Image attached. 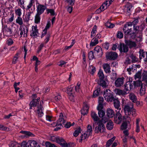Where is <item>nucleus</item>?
Segmentation results:
<instances>
[{"label":"nucleus","mask_w":147,"mask_h":147,"mask_svg":"<svg viewBox=\"0 0 147 147\" xmlns=\"http://www.w3.org/2000/svg\"><path fill=\"white\" fill-rule=\"evenodd\" d=\"M20 133L25 134L26 136L33 137L34 135L30 131H21Z\"/></svg>","instance_id":"31"},{"label":"nucleus","mask_w":147,"mask_h":147,"mask_svg":"<svg viewBox=\"0 0 147 147\" xmlns=\"http://www.w3.org/2000/svg\"><path fill=\"white\" fill-rule=\"evenodd\" d=\"M131 24L130 23H127L124 25L123 31L125 35H131L134 34V32L132 30Z\"/></svg>","instance_id":"6"},{"label":"nucleus","mask_w":147,"mask_h":147,"mask_svg":"<svg viewBox=\"0 0 147 147\" xmlns=\"http://www.w3.org/2000/svg\"><path fill=\"white\" fill-rule=\"evenodd\" d=\"M94 53L95 55L98 57H100L102 54V48L99 46H96L94 49Z\"/></svg>","instance_id":"11"},{"label":"nucleus","mask_w":147,"mask_h":147,"mask_svg":"<svg viewBox=\"0 0 147 147\" xmlns=\"http://www.w3.org/2000/svg\"><path fill=\"white\" fill-rule=\"evenodd\" d=\"M104 98L108 102H111L114 99L113 92L109 89H107L104 92Z\"/></svg>","instance_id":"5"},{"label":"nucleus","mask_w":147,"mask_h":147,"mask_svg":"<svg viewBox=\"0 0 147 147\" xmlns=\"http://www.w3.org/2000/svg\"><path fill=\"white\" fill-rule=\"evenodd\" d=\"M145 93V90L144 88H143L142 86L140 88V94L142 95H143Z\"/></svg>","instance_id":"59"},{"label":"nucleus","mask_w":147,"mask_h":147,"mask_svg":"<svg viewBox=\"0 0 147 147\" xmlns=\"http://www.w3.org/2000/svg\"><path fill=\"white\" fill-rule=\"evenodd\" d=\"M6 32L7 36H10L12 34V31L11 29L9 28H7L6 29Z\"/></svg>","instance_id":"53"},{"label":"nucleus","mask_w":147,"mask_h":147,"mask_svg":"<svg viewBox=\"0 0 147 147\" xmlns=\"http://www.w3.org/2000/svg\"><path fill=\"white\" fill-rule=\"evenodd\" d=\"M89 109V106L87 105H85L81 111V113L83 115L87 114Z\"/></svg>","instance_id":"21"},{"label":"nucleus","mask_w":147,"mask_h":147,"mask_svg":"<svg viewBox=\"0 0 147 147\" xmlns=\"http://www.w3.org/2000/svg\"><path fill=\"white\" fill-rule=\"evenodd\" d=\"M107 114L109 117L111 118L114 116L115 113L112 109L109 108L107 110Z\"/></svg>","instance_id":"24"},{"label":"nucleus","mask_w":147,"mask_h":147,"mask_svg":"<svg viewBox=\"0 0 147 147\" xmlns=\"http://www.w3.org/2000/svg\"><path fill=\"white\" fill-rule=\"evenodd\" d=\"M96 71V68L95 67L92 65L90 66L88 68V72L92 75Z\"/></svg>","instance_id":"36"},{"label":"nucleus","mask_w":147,"mask_h":147,"mask_svg":"<svg viewBox=\"0 0 147 147\" xmlns=\"http://www.w3.org/2000/svg\"><path fill=\"white\" fill-rule=\"evenodd\" d=\"M40 14H39L37 13H36L34 19V22L36 24H37L40 23Z\"/></svg>","instance_id":"34"},{"label":"nucleus","mask_w":147,"mask_h":147,"mask_svg":"<svg viewBox=\"0 0 147 147\" xmlns=\"http://www.w3.org/2000/svg\"><path fill=\"white\" fill-rule=\"evenodd\" d=\"M115 117L117 118L119 121H121L122 120V116L120 113L119 111L118 112H117Z\"/></svg>","instance_id":"43"},{"label":"nucleus","mask_w":147,"mask_h":147,"mask_svg":"<svg viewBox=\"0 0 147 147\" xmlns=\"http://www.w3.org/2000/svg\"><path fill=\"white\" fill-rule=\"evenodd\" d=\"M92 133V126L90 125H88L87 130L85 132L82 134L79 139V142H81L83 140L86 139Z\"/></svg>","instance_id":"4"},{"label":"nucleus","mask_w":147,"mask_h":147,"mask_svg":"<svg viewBox=\"0 0 147 147\" xmlns=\"http://www.w3.org/2000/svg\"><path fill=\"white\" fill-rule=\"evenodd\" d=\"M143 58H144V61L145 62H147V52L146 53H143L141 55Z\"/></svg>","instance_id":"64"},{"label":"nucleus","mask_w":147,"mask_h":147,"mask_svg":"<svg viewBox=\"0 0 147 147\" xmlns=\"http://www.w3.org/2000/svg\"><path fill=\"white\" fill-rule=\"evenodd\" d=\"M116 91L117 94L124 96L127 94L125 90L120 89H117L116 90Z\"/></svg>","instance_id":"23"},{"label":"nucleus","mask_w":147,"mask_h":147,"mask_svg":"<svg viewBox=\"0 0 147 147\" xmlns=\"http://www.w3.org/2000/svg\"><path fill=\"white\" fill-rule=\"evenodd\" d=\"M126 7L128 12L129 13L131 11V9L133 7L132 4L129 3L127 2L126 5Z\"/></svg>","instance_id":"42"},{"label":"nucleus","mask_w":147,"mask_h":147,"mask_svg":"<svg viewBox=\"0 0 147 147\" xmlns=\"http://www.w3.org/2000/svg\"><path fill=\"white\" fill-rule=\"evenodd\" d=\"M46 9V7L43 5L39 4L37 6V13L41 15Z\"/></svg>","instance_id":"13"},{"label":"nucleus","mask_w":147,"mask_h":147,"mask_svg":"<svg viewBox=\"0 0 147 147\" xmlns=\"http://www.w3.org/2000/svg\"><path fill=\"white\" fill-rule=\"evenodd\" d=\"M134 83V88L136 86H142V82L140 80H138L136 81H133Z\"/></svg>","instance_id":"38"},{"label":"nucleus","mask_w":147,"mask_h":147,"mask_svg":"<svg viewBox=\"0 0 147 147\" xmlns=\"http://www.w3.org/2000/svg\"><path fill=\"white\" fill-rule=\"evenodd\" d=\"M98 43V41L97 39L93 38L90 43V46L93 47L96 45Z\"/></svg>","instance_id":"30"},{"label":"nucleus","mask_w":147,"mask_h":147,"mask_svg":"<svg viewBox=\"0 0 147 147\" xmlns=\"http://www.w3.org/2000/svg\"><path fill=\"white\" fill-rule=\"evenodd\" d=\"M56 142L59 144L63 147H68V145L64 139L61 137H57Z\"/></svg>","instance_id":"14"},{"label":"nucleus","mask_w":147,"mask_h":147,"mask_svg":"<svg viewBox=\"0 0 147 147\" xmlns=\"http://www.w3.org/2000/svg\"><path fill=\"white\" fill-rule=\"evenodd\" d=\"M57 138V136H50L49 137V139L52 141L56 142Z\"/></svg>","instance_id":"49"},{"label":"nucleus","mask_w":147,"mask_h":147,"mask_svg":"<svg viewBox=\"0 0 147 147\" xmlns=\"http://www.w3.org/2000/svg\"><path fill=\"white\" fill-rule=\"evenodd\" d=\"M100 82L99 83L100 85L102 86L103 88H105L107 86V82H108L107 80H103V79L100 80Z\"/></svg>","instance_id":"32"},{"label":"nucleus","mask_w":147,"mask_h":147,"mask_svg":"<svg viewBox=\"0 0 147 147\" xmlns=\"http://www.w3.org/2000/svg\"><path fill=\"white\" fill-rule=\"evenodd\" d=\"M115 137H114L108 140L106 143V144L105 145L106 147H109L113 143V141L115 140Z\"/></svg>","instance_id":"35"},{"label":"nucleus","mask_w":147,"mask_h":147,"mask_svg":"<svg viewBox=\"0 0 147 147\" xmlns=\"http://www.w3.org/2000/svg\"><path fill=\"white\" fill-rule=\"evenodd\" d=\"M125 42L126 45L130 49L133 48H138L140 47L139 46H138L137 44L134 41L130 40H126Z\"/></svg>","instance_id":"12"},{"label":"nucleus","mask_w":147,"mask_h":147,"mask_svg":"<svg viewBox=\"0 0 147 147\" xmlns=\"http://www.w3.org/2000/svg\"><path fill=\"white\" fill-rule=\"evenodd\" d=\"M16 15L18 16H21L22 14V10L21 9L18 8L17 9H16L15 11Z\"/></svg>","instance_id":"45"},{"label":"nucleus","mask_w":147,"mask_h":147,"mask_svg":"<svg viewBox=\"0 0 147 147\" xmlns=\"http://www.w3.org/2000/svg\"><path fill=\"white\" fill-rule=\"evenodd\" d=\"M128 96L129 99L131 100L133 102L135 103L137 102L138 100L136 96L134 93L132 92L130 93Z\"/></svg>","instance_id":"18"},{"label":"nucleus","mask_w":147,"mask_h":147,"mask_svg":"<svg viewBox=\"0 0 147 147\" xmlns=\"http://www.w3.org/2000/svg\"><path fill=\"white\" fill-rule=\"evenodd\" d=\"M24 0H19L18 2V5L20 7L22 8H24L23 5L24 4Z\"/></svg>","instance_id":"63"},{"label":"nucleus","mask_w":147,"mask_h":147,"mask_svg":"<svg viewBox=\"0 0 147 147\" xmlns=\"http://www.w3.org/2000/svg\"><path fill=\"white\" fill-rule=\"evenodd\" d=\"M142 80L147 82V71H144L142 74Z\"/></svg>","instance_id":"39"},{"label":"nucleus","mask_w":147,"mask_h":147,"mask_svg":"<svg viewBox=\"0 0 147 147\" xmlns=\"http://www.w3.org/2000/svg\"><path fill=\"white\" fill-rule=\"evenodd\" d=\"M40 101V98L39 97L37 99H33L30 102L29 105H30L31 106H33L34 107H36L39 104Z\"/></svg>","instance_id":"20"},{"label":"nucleus","mask_w":147,"mask_h":147,"mask_svg":"<svg viewBox=\"0 0 147 147\" xmlns=\"http://www.w3.org/2000/svg\"><path fill=\"white\" fill-rule=\"evenodd\" d=\"M45 145L46 147H56L54 144H51L49 142H46Z\"/></svg>","instance_id":"62"},{"label":"nucleus","mask_w":147,"mask_h":147,"mask_svg":"<svg viewBox=\"0 0 147 147\" xmlns=\"http://www.w3.org/2000/svg\"><path fill=\"white\" fill-rule=\"evenodd\" d=\"M124 78L123 77L119 78L115 81V85L117 87H119L122 86L124 83Z\"/></svg>","instance_id":"16"},{"label":"nucleus","mask_w":147,"mask_h":147,"mask_svg":"<svg viewBox=\"0 0 147 147\" xmlns=\"http://www.w3.org/2000/svg\"><path fill=\"white\" fill-rule=\"evenodd\" d=\"M6 43L8 45H11L13 43V41L12 39L9 38L7 40Z\"/></svg>","instance_id":"55"},{"label":"nucleus","mask_w":147,"mask_h":147,"mask_svg":"<svg viewBox=\"0 0 147 147\" xmlns=\"http://www.w3.org/2000/svg\"><path fill=\"white\" fill-rule=\"evenodd\" d=\"M40 104L39 106H38V109L37 110V114L38 117H42L44 113L42 112V111L44 109L42 105L43 103V101L42 100L40 102Z\"/></svg>","instance_id":"10"},{"label":"nucleus","mask_w":147,"mask_h":147,"mask_svg":"<svg viewBox=\"0 0 147 147\" xmlns=\"http://www.w3.org/2000/svg\"><path fill=\"white\" fill-rule=\"evenodd\" d=\"M113 127V122L111 121H108L107 124V129L111 130L112 129Z\"/></svg>","instance_id":"29"},{"label":"nucleus","mask_w":147,"mask_h":147,"mask_svg":"<svg viewBox=\"0 0 147 147\" xmlns=\"http://www.w3.org/2000/svg\"><path fill=\"white\" fill-rule=\"evenodd\" d=\"M113 100V102L114 105L115 107L117 110H120L121 107L120 105V102L117 98H114Z\"/></svg>","instance_id":"19"},{"label":"nucleus","mask_w":147,"mask_h":147,"mask_svg":"<svg viewBox=\"0 0 147 147\" xmlns=\"http://www.w3.org/2000/svg\"><path fill=\"white\" fill-rule=\"evenodd\" d=\"M134 88V83L132 81L127 82L124 85V89L126 91L131 90Z\"/></svg>","instance_id":"8"},{"label":"nucleus","mask_w":147,"mask_h":147,"mask_svg":"<svg viewBox=\"0 0 147 147\" xmlns=\"http://www.w3.org/2000/svg\"><path fill=\"white\" fill-rule=\"evenodd\" d=\"M140 121V119L139 118H137L136 119V131L138 132L140 131V127L139 126V123Z\"/></svg>","instance_id":"40"},{"label":"nucleus","mask_w":147,"mask_h":147,"mask_svg":"<svg viewBox=\"0 0 147 147\" xmlns=\"http://www.w3.org/2000/svg\"><path fill=\"white\" fill-rule=\"evenodd\" d=\"M38 34V30L36 26H33L32 27V31L31 35L34 36H37Z\"/></svg>","instance_id":"27"},{"label":"nucleus","mask_w":147,"mask_h":147,"mask_svg":"<svg viewBox=\"0 0 147 147\" xmlns=\"http://www.w3.org/2000/svg\"><path fill=\"white\" fill-rule=\"evenodd\" d=\"M81 130L80 127H78L75 131L74 133H73L74 136L75 137H77L81 132Z\"/></svg>","instance_id":"44"},{"label":"nucleus","mask_w":147,"mask_h":147,"mask_svg":"<svg viewBox=\"0 0 147 147\" xmlns=\"http://www.w3.org/2000/svg\"><path fill=\"white\" fill-rule=\"evenodd\" d=\"M63 91H65L68 94L70 95H72L74 93L73 90V88L71 86L68 87L67 88H64L63 89Z\"/></svg>","instance_id":"26"},{"label":"nucleus","mask_w":147,"mask_h":147,"mask_svg":"<svg viewBox=\"0 0 147 147\" xmlns=\"http://www.w3.org/2000/svg\"><path fill=\"white\" fill-rule=\"evenodd\" d=\"M65 117L63 116V114L62 113H60L59 115V118L57 123L54 122L51 124L53 127L57 126L58 127L54 129V130L57 131L60 129L65 123L64 119Z\"/></svg>","instance_id":"2"},{"label":"nucleus","mask_w":147,"mask_h":147,"mask_svg":"<svg viewBox=\"0 0 147 147\" xmlns=\"http://www.w3.org/2000/svg\"><path fill=\"white\" fill-rule=\"evenodd\" d=\"M33 12L29 11L26 14L25 18L24 19V20L25 22H28L30 20V17L31 14Z\"/></svg>","instance_id":"28"},{"label":"nucleus","mask_w":147,"mask_h":147,"mask_svg":"<svg viewBox=\"0 0 147 147\" xmlns=\"http://www.w3.org/2000/svg\"><path fill=\"white\" fill-rule=\"evenodd\" d=\"M118 49L121 52L126 53L128 51V48L127 46L123 43L120 44Z\"/></svg>","instance_id":"15"},{"label":"nucleus","mask_w":147,"mask_h":147,"mask_svg":"<svg viewBox=\"0 0 147 147\" xmlns=\"http://www.w3.org/2000/svg\"><path fill=\"white\" fill-rule=\"evenodd\" d=\"M22 147H40L38 143L34 140H30L26 142L23 141L21 144Z\"/></svg>","instance_id":"3"},{"label":"nucleus","mask_w":147,"mask_h":147,"mask_svg":"<svg viewBox=\"0 0 147 147\" xmlns=\"http://www.w3.org/2000/svg\"><path fill=\"white\" fill-rule=\"evenodd\" d=\"M16 22L20 25H22L23 24V20L20 16H18L16 20Z\"/></svg>","instance_id":"37"},{"label":"nucleus","mask_w":147,"mask_h":147,"mask_svg":"<svg viewBox=\"0 0 147 147\" xmlns=\"http://www.w3.org/2000/svg\"><path fill=\"white\" fill-rule=\"evenodd\" d=\"M33 2L32 0H30V1L28 4L26 8V10L27 11L28 10L30 11L29 9L31 8V7L32 6Z\"/></svg>","instance_id":"56"},{"label":"nucleus","mask_w":147,"mask_h":147,"mask_svg":"<svg viewBox=\"0 0 147 147\" xmlns=\"http://www.w3.org/2000/svg\"><path fill=\"white\" fill-rule=\"evenodd\" d=\"M28 31V29L27 27H25L21 29L20 30V37L23 36L24 37H27V33Z\"/></svg>","instance_id":"17"},{"label":"nucleus","mask_w":147,"mask_h":147,"mask_svg":"<svg viewBox=\"0 0 147 147\" xmlns=\"http://www.w3.org/2000/svg\"><path fill=\"white\" fill-rule=\"evenodd\" d=\"M98 125L95 128V131L96 133L99 132L102 133L104 132L105 128L104 125L101 122V121H99L98 123Z\"/></svg>","instance_id":"7"},{"label":"nucleus","mask_w":147,"mask_h":147,"mask_svg":"<svg viewBox=\"0 0 147 147\" xmlns=\"http://www.w3.org/2000/svg\"><path fill=\"white\" fill-rule=\"evenodd\" d=\"M47 13L48 14L50 13L52 16L55 15V12L54 9H47L46 10Z\"/></svg>","instance_id":"48"},{"label":"nucleus","mask_w":147,"mask_h":147,"mask_svg":"<svg viewBox=\"0 0 147 147\" xmlns=\"http://www.w3.org/2000/svg\"><path fill=\"white\" fill-rule=\"evenodd\" d=\"M96 25H94L92 31L91 32V38H92L96 34Z\"/></svg>","instance_id":"41"},{"label":"nucleus","mask_w":147,"mask_h":147,"mask_svg":"<svg viewBox=\"0 0 147 147\" xmlns=\"http://www.w3.org/2000/svg\"><path fill=\"white\" fill-rule=\"evenodd\" d=\"M98 114L99 117L102 118L105 115V112L103 110L98 111Z\"/></svg>","instance_id":"47"},{"label":"nucleus","mask_w":147,"mask_h":147,"mask_svg":"<svg viewBox=\"0 0 147 147\" xmlns=\"http://www.w3.org/2000/svg\"><path fill=\"white\" fill-rule=\"evenodd\" d=\"M74 124V122L72 124H71L70 122H67L65 124H64V127L66 128H68L70 127L71 125H73Z\"/></svg>","instance_id":"60"},{"label":"nucleus","mask_w":147,"mask_h":147,"mask_svg":"<svg viewBox=\"0 0 147 147\" xmlns=\"http://www.w3.org/2000/svg\"><path fill=\"white\" fill-rule=\"evenodd\" d=\"M125 114L127 116L132 115L135 116L136 115V110L134 108V105L132 103L126 105L124 107Z\"/></svg>","instance_id":"1"},{"label":"nucleus","mask_w":147,"mask_h":147,"mask_svg":"<svg viewBox=\"0 0 147 147\" xmlns=\"http://www.w3.org/2000/svg\"><path fill=\"white\" fill-rule=\"evenodd\" d=\"M100 91V88L97 89L95 90L93 93V96L94 97L97 96L99 95V93Z\"/></svg>","instance_id":"51"},{"label":"nucleus","mask_w":147,"mask_h":147,"mask_svg":"<svg viewBox=\"0 0 147 147\" xmlns=\"http://www.w3.org/2000/svg\"><path fill=\"white\" fill-rule=\"evenodd\" d=\"M50 36V34H47L46 36V38L44 41V44H46L49 40V38Z\"/></svg>","instance_id":"58"},{"label":"nucleus","mask_w":147,"mask_h":147,"mask_svg":"<svg viewBox=\"0 0 147 147\" xmlns=\"http://www.w3.org/2000/svg\"><path fill=\"white\" fill-rule=\"evenodd\" d=\"M98 75L100 80L104 79V75L102 71L100 70L98 73Z\"/></svg>","instance_id":"46"},{"label":"nucleus","mask_w":147,"mask_h":147,"mask_svg":"<svg viewBox=\"0 0 147 147\" xmlns=\"http://www.w3.org/2000/svg\"><path fill=\"white\" fill-rule=\"evenodd\" d=\"M106 57L107 59L114 60L117 58L118 55L115 52H108L107 53Z\"/></svg>","instance_id":"9"},{"label":"nucleus","mask_w":147,"mask_h":147,"mask_svg":"<svg viewBox=\"0 0 147 147\" xmlns=\"http://www.w3.org/2000/svg\"><path fill=\"white\" fill-rule=\"evenodd\" d=\"M114 1V0H106L104 3L105 4L106 6L108 7Z\"/></svg>","instance_id":"57"},{"label":"nucleus","mask_w":147,"mask_h":147,"mask_svg":"<svg viewBox=\"0 0 147 147\" xmlns=\"http://www.w3.org/2000/svg\"><path fill=\"white\" fill-rule=\"evenodd\" d=\"M91 116L92 119H93L94 121L95 122H97L99 120V118L96 113L94 111H92L91 114Z\"/></svg>","instance_id":"22"},{"label":"nucleus","mask_w":147,"mask_h":147,"mask_svg":"<svg viewBox=\"0 0 147 147\" xmlns=\"http://www.w3.org/2000/svg\"><path fill=\"white\" fill-rule=\"evenodd\" d=\"M20 53H17L14 57L13 60L12 61V63L13 64H15L18 61V59L20 57Z\"/></svg>","instance_id":"33"},{"label":"nucleus","mask_w":147,"mask_h":147,"mask_svg":"<svg viewBox=\"0 0 147 147\" xmlns=\"http://www.w3.org/2000/svg\"><path fill=\"white\" fill-rule=\"evenodd\" d=\"M127 124L126 122H124L122 124L121 128L122 129H126L127 127Z\"/></svg>","instance_id":"61"},{"label":"nucleus","mask_w":147,"mask_h":147,"mask_svg":"<svg viewBox=\"0 0 147 147\" xmlns=\"http://www.w3.org/2000/svg\"><path fill=\"white\" fill-rule=\"evenodd\" d=\"M94 52L92 51H90L88 53V57L89 60H91L94 58Z\"/></svg>","instance_id":"50"},{"label":"nucleus","mask_w":147,"mask_h":147,"mask_svg":"<svg viewBox=\"0 0 147 147\" xmlns=\"http://www.w3.org/2000/svg\"><path fill=\"white\" fill-rule=\"evenodd\" d=\"M139 22L137 18H135L134 20L132 22H128V23H130L131 24V26L132 25H136Z\"/></svg>","instance_id":"54"},{"label":"nucleus","mask_w":147,"mask_h":147,"mask_svg":"<svg viewBox=\"0 0 147 147\" xmlns=\"http://www.w3.org/2000/svg\"><path fill=\"white\" fill-rule=\"evenodd\" d=\"M103 68L104 70L106 73H109L111 72L110 65L108 63H105L103 64Z\"/></svg>","instance_id":"25"},{"label":"nucleus","mask_w":147,"mask_h":147,"mask_svg":"<svg viewBox=\"0 0 147 147\" xmlns=\"http://www.w3.org/2000/svg\"><path fill=\"white\" fill-rule=\"evenodd\" d=\"M105 25L107 27L110 28H113L114 26V25L113 24L109 22H107Z\"/></svg>","instance_id":"52"}]
</instances>
